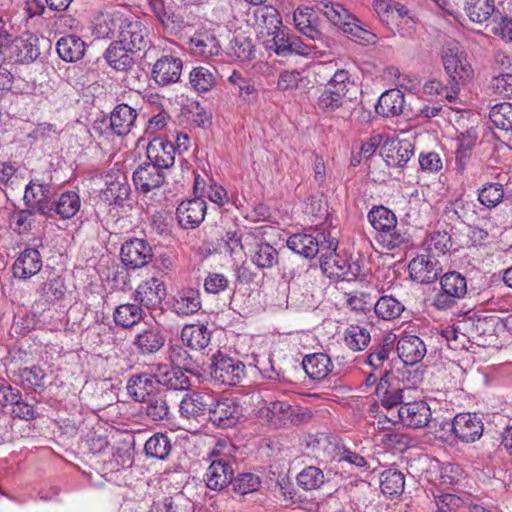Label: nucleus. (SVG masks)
<instances>
[{"label": "nucleus", "mask_w": 512, "mask_h": 512, "mask_svg": "<svg viewBox=\"0 0 512 512\" xmlns=\"http://www.w3.org/2000/svg\"><path fill=\"white\" fill-rule=\"evenodd\" d=\"M339 230L333 227L328 233L322 231V274H325L335 284H329L325 290H345V285L357 276L358 267H353L337 253Z\"/></svg>", "instance_id": "f257e3e1"}, {"label": "nucleus", "mask_w": 512, "mask_h": 512, "mask_svg": "<svg viewBox=\"0 0 512 512\" xmlns=\"http://www.w3.org/2000/svg\"><path fill=\"white\" fill-rule=\"evenodd\" d=\"M332 61L322 62V72L330 76L324 91L322 92V112H337L336 117L345 119L348 111L344 108V97L348 91L349 74L344 69L335 72Z\"/></svg>", "instance_id": "f03ea898"}, {"label": "nucleus", "mask_w": 512, "mask_h": 512, "mask_svg": "<svg viewBox=\"0 0 512 512\" xmlns=\"http://www.w3.org/2000/svg\"><path fill=\"white\" fill-rule=\"evenodd\" d=\"M322 15L331 26L350 35L351 38L356 39L359 43L363 45L376 44V34L366 29L360 20L353 16L342 4L322 2Z\"/></svg>", "instance_id": "7ed1b4c3"}, {"label": "nucleus", "mask_w": 512, "mask_h": 512, "mask_svg": "<svg viewBox=\"0 0 512 512\" xmlns=\"http://www.w3.org/2000/svg\"><path fill=\"white\" fill-rule=\"evenodd\" d=\"M209 370L214 381L230 386L238 385L246 377L245 364L221 351L210 357Z\"/></svg>", "instance_id": "20e7f679"}, {"label": "nucleus", "mask_w": 512, "mask_h": 512, "mask_svg": "<svg viewBox=\"0 0 512 512\" xmlns=\"http://www.w3.org/2000/svg\"><path fill=\"white\" fill-rule=\"evenodd\" d=\"M221 445L210 453L211 463L204 475L206 486L210 490L220 491L232 482L234 470L227 455H221Z\"/></svg>", "instance_id": "39448f33"}, {"label": "nucleus", "mask_w": 512, "mask_h": 512, "mask_svg": "<svg viewBox=\"0 0 512 512\" xmlns=\"http://www.w3.org/2000/svg\"><path fill=\"white\" fill-rule=\"evenodd\" d=\"M441 292L437 293L433 305L438 310H447L453 307L459 299L467 293L466 278L458 272L445 273L440 280Z\"/></svg>", "instance_id": "423d86ee"}, {"label": "nucleus", "mask_w": 512, "mask_h": 512, "mask_svg": "<svg viewBox=\"0 0 512 512\" xmlns=\"http://www.w3.org/2000/svg\"><path fill=\"white\" fill-rule=\"evenodd\" d=\"M442 60L446 73L452 81H466L472 75L467 54L456 41H448L442 49Z\"/></svg>", "instance_id": "0eeeda50"}, {"label": "nucleus", "mask_w": 512, "mask_h": 512, "mask_svg": "<svg viewBox=\"0 0 512 512\" xmlns=\"http://www.w3.org/2000/svg\"><path fill=\"white\" fill-rule=\"evenodd\" d=\"M130 14L124 7H115L100 13L93 22V34L98 39L117 40Z\"/></svg>", "instance_id": "6e6552de"}, {"label": "nucleus", "mask_w": 512, "mask_h": 512, "mask_svg": "<svg viewBox=\"0 0 512 512\" xmlns=\"http://www.w3.org/2000/svg\"><path fill=\"white\" fill-rule=\"evenodd\" d=\"M116 41L134 53L144 51L151 45L147 27L133 14L129 15L122 26Z\"/></svg>", "instance_id": "1a4fd4ad"}, {"label": "nucleus", "mask_w": 512, "mask_h": 512, "mask_svg": "<svg viewBox=\"0 0 512 512\" xmlns=\"http://www.w3.org/2000/svg\"><path fill=\"white\" fill-rule=\"evenodd\" d=\"M271 35L273 37L267 40L265 45L267 49L273 50L278 56L287 57L293 54L308 56L312 53L311 45L290 34L287 29L281 27Z\"/></svg>", "instance_id": "9d476101"}, {"label": "nucleus", "mask_w": 512, "mask_h": 512, "mask_svg": "<svg viewBox=\"0 0 512 512\" xmlns=\"http://www.w3.org/2000/svg\"><path fill=\"white\" fill-rule=\"evenodd\" d=\"M243 417L241 405L233 398H222L209 405L208 419L218 428L235 426Z\"/></svg>", "instance_id": "9b49d317"}, {"label": "nucleus", "mask_w": 512, "mask_h": 512, "mask_svg": "<svg viewBox=\"0 0 512 512\" xmlns=\"http://www.w3.org/2000/svg\"><path fill=\"white\" fill-rule=\"evenodd\" d=\"M120 256L125 266L136 269L148 265L152 260L153 252L146 240L132 238L122 244Z\"/></svg>", "instance_id": "f8f14e48"}, {"label": "nucleus", "mask_w": 512, "mask_h": 512, "mask_svg": "<svg viewBox=\"0 0 512 512\" xmlns=\"http://www.w3.org/2000/svg\"><path fill=\"white\" fill-rule=\"evenodd\" d=\"M183 61L175 54L162 55L153 65L151 76L161 86L177 83L180 80Z\"/></svg>", "instance_id": "ddd939ff"}, {"label": "nucleus", "mask_w": 512, "mask_h": 512, "mask_svg": "<svg viewBox=\"0 0 512 512\" xmlns=\"http://www.w3.org/2000/svg\"><path fill=\"white\" fill-rule=\"evenodd\" d=\"M155 383L169 390L182 391L189 389L191 382L185 372L169 364H156L151 368Z\"/></svg>", "instance_id": "4468645a"}, {"label": "nucleus", "mask_w": 512, "mask_h": 512, "mask_svg": "<svg viewBox=\"0 0 512 512\" xmlns=\"http://www.w3.org/2000/svg\"><path fill=\"white\" fill-rule=\"evenodd\" d=\"M165 297V284L156 277L142 281L133 293L134 301L148 309H154L160 306Z\"/></svg>", "instance_id": "2eb2a0df"}, {"label": "nucleus", "mask_w": 512, "mask_h": 512, "mask_svg": "<svg viewBox=\"0 0 512 512\" xmlns=\"http://www.w3.org/2000/svg\"><path fill=\"white\" fill-rule=\"evenodd\" d=\"M207 204L204 199L195 197L182 201L176 209L179 225L184 229H195L205 218Z\"/></svg>", "instance_id": "dca6fc26"}, {"label": "nucleus", "mask_w": 512, "mask_h": 512, "mask_svg": "<svg viewBox=\"0 0 512 512\" xmlns=\"http://www.w3.org/2000/svg\"><path fill=\"white\" fill-rule=\"evenodd\" d=\"M401 424L411 428L425 427L431 417L429 406L424 401H413L402 404L394 416Z\"/></svg>", "instance_id": "f3484780"}, {"label": "nucleus", "mask_w": 512, "mask_h": 512, "mask_svg": "<svg viewBox=\"0 0 512 512\" xmlns=\"http://www.w3.org/2000/svg\"><path fill=\"white\" fill-rule=\"evenodd\" d=\"M452 431L462 442L471 443L482 436L483 423L475 413H460L453 419Z\"/></svg>", "instance_id": "a211bd4d"}, {"label": "nucleus", "mask_w": 512, "mask_h": 512, "mask_svg": "<svg viewBox=\"0 0 512 512\" xmlns=\"http://www.w3.org/2000/svg\"><path fill=\"white\" fill-rule=\"evenodd\" d=\"M165 181V171L155 164L144 162L133 173V182L138 191L148 193L159 188Z\"/></svg>", "instance_id": "6ab92c4d"}, {"label": "nucleus", "mask_w": 512, "mask_h": 512, "mask_svg": "<svg viewBox=\"0 0 512 512\" xmlns=\"http://www.w3.org/2000/svg\"><path fill=\"white\" fill-rule=\"evenodd\" d=\"M200 292L194 288H183L170 299V309L180 317L197 313L201 309Z\"/></svg>", "instance_id": "aec40b11"}, {"label": "nucleus", "mask_w": 512, "mask_h": 512, "mask_svg": "<svg viewBox=\"0 0 512 512\" xmlns=\"http://www.w3.org/2000/svg\"><path fill=\"white\" fill-rule=\"evenodd\" d=\"M166 337L157 326L141 330L134 338L133 345L142 356H149L160 351L165 345Z\"/></svg>", "instance_id": "412c9836"}, {"label": "nucleus", "mask_w": 512, "mask_h": 512, "mask_svg": "<svg viewBox=\"0 0 512 512\" xmlns=\"http://www.w3.org/2000/svg\"><path fill=\"white\" fill-rule=\"evenodd\" d=\"M42 268V258L35 248L23 250L13 263L12 271L15 278L27 280L36 275Z\"/></svg>", "instance_id": "4be33fe9"}, {"label": "nucleus", "mask_w": 512, "mask_h": 512, "mask_svg": "<svg viewBox=\"0 0 512 512\" xmlns=\"http://www.w3.org/2000/svg\"><path fill=\"white\" fill-rule=\"evenodd\" d=\"M147 159L149 163L165 171L175 161V147L170 141L155 138L147 146Z\"/></svg>", "instance_id": "5701e85b"}, {"label": "nucleus", "mask_w": 512, "mask_h": 512, "mask_svg": "<svg viewBox=\"0 0 512 512\" xmlns=\"http://www.w3.org/2000/svg\"><path fill=\"white\" fill-rule=\"evenodd\" d=\"M463 10L470 19L476 24L491 23L494 17L498 16V11L495 7V0H463Z\"/></svg>", "instance_id": "b1692460"}, {"label": "nucleus", "mask_w": 512, "mask_h": 512, "mask_svg": "<svg viewBox=\"0 0 512 512\" xmlns=\"http://www.w3.org/2000/svg\"><path fill=\"white\" fill-rule=\"evenodd\" d=\"M408 268L411 278L422 284L435 281L440 271L438 261L425 255L417 256L411 260Z\"/></svg>", "instance_id": "393cba45"}, {"label": "nucleus", "mask_w": 512, "mask_h": 512, "mask_svg": "<svg viewBox=\"0 0 512 512\" xmlns=\"http://www.w3.org/2000/svg\"><path fill=\"white\" fill-rule=\"evenodd\" d=\"M397 353L406 365H414L426 354L424 342L415 335H404L397 342Z\"/></svg>", "instance_id": "a878e982"}, {"label": "nucleus", "mask_w": 512, "mask_h": 512, "mask_svg": "<svg viewBox=\"0 0 512 512\" xmlns=\"http://www.w3.org/2000/svg\"><path fill=\"white\" fill-rule=\"evenodd\" d=\"M404 389L396 387L390 382V373L386 372L379 380L376 387V394L379 398L380 404L391 416H395L392 412L393 408L397 407L403 402Z\"/></svg>", "instance_id": "bb28decb"}, {"label": "nucleus", "mask_w": 512, "mask_h": 512, "mask_svg": "<svg viewBox=\"0 0 512 512\" xmlns=\"http://www.w3.org/2000/svg\"><path fill=\"white\" fill-rule=\"evenodd\" d=\"M50 187L36 181H30L26 186L24 193V202L28 207L36 209L40 214L46 215L51 213L50 203Z\"/></svg>", "instance_id": "cd10ccee"}, {"label": "nucleus", "mask_w": 512, "mask_h": 512, "mask_svg": "<svg viewBox=\"0 0 512 512\" xmlns=\"http://www.w3.org/2000/svg\"><path fill=\"white\" fill-rule=\"evenodd\" d=\"M10 46L11 58L18 63H31L40 55L39 39L32 35L12 40Z\"/></svg>", "instance_id": "c85d7f7f"}, {"label": "nucleus", "mask_w": 512, "mask_h": 512, "mask_svg": "<svg viewBox=\"0 0 512 512\" xmlns=\"http://www.w3.org/2000/svg\"><path fill=\"white\" fill-rule=\"evenodd\" d=\"M209 398L199 392L186 394L180 402V416L188 420H199V418L208 415Z\"/></svg>", "instance_id": "c756f323"}, {"label": "nucleus", "mask_w": 512, "mask_h": 512, "mask_svg": "<svg viewBox=\"0 0 512 512\" xmlns=\"http://www.w3.org/2000/svg\"><path fill=\"white\" fill-rule=\"evenodd\" d=\"M50 208L51 213L45 216L50 218L59 216L63 220L71 219L81 208L80 196L74 191H66L50 203Z\"/></svg>", "instance_id": "7c9ffc66"}, {"label": "nucleus", "mask_w": 512, "mask_h": 512, "mask_svg": "<svg viewBox=\"0 0 512 512\" xmlns=\"http://www.w3.org/2000/svg\"><path fill=\"white\" fill-rule=\"evenodd\" d=\"M137 118V111L127 104H119L111 112L109 127L118 136L127 135Z\"/></svg>", "instance_id": "2f4dec72"}, {"label": "nucleus", "mask_w": 512, "mask_h": 512, "mask_svg": "<svg viewBox=\"0 0 512 512\" xmlns=\"http://www.w3.org/2000/svg\"><path fill=\"white\" fill-rule=\"evenodd\" d=\"M293 20L296 28L305 36L312 40L320 38V21L313 8H298L294 12Z\"/></svg>", "instance_id": "473e14b6"}, {"label": "nucleus", "mask_w": 512, "mask_h": 512, "mask_svg": "<svg viewBox=\"0 0 512 512\" xmlns=\"http://www.w3.org/2000/svg\"><path fill=\"white\" fill-rule=\"evenodd\" d=\"M404 104V93L399 89H390L379 97L375 111L383 117H395L403 112Z\"/></svg>", "instance_id": "72a5a7b5"}, {"label": "nucleus", "mask_w": 512, "mask_h": 512, "mask_svg": "<svg viewBox=\"0 0 512 512\" xmlns=\"http://www.w3.org/2000/svg\"><path fill=\"white\" fill-rule=\"evenodd\" d=\"M59 57L66 62H77L85 55V42L78 36L61 37L56 45Z\"/></svg>", "instance_id": "f704fd0d"}, {"label": "nucleus", "mask_w": 512, "mask_h": 512, "mask_svg": "<svg viewBox=\"0 0 512 512\" xmlns=\"http://www.w3.org/2000/svg\"><path fill=\"white\" fill-rule=\"evenodd\" d=\"M130 185L124 175L107 176L106 188L102 190L103 199L109 204L122 205L130 195Z\"/></svg>", "instance_id": "c9c22d12"}, {"label": "nucleus", "mask_w": 512, "mask_h": 512, "mask_svg": "<svg viewBox=\"0 0 512 512\" xmlns=\"http://www.w3.org/2000/svg\"><path fill=\"white\" fill-rule=\"evenodd\" d=\"M132 51H128L122 44L113 41L107 50L105 51L104 57L110 67L117 71H127L134 64Z\"/></svg>", "instance_id": "e433bc0d"}, {"label": "nucleus", "mask_w": 512, "mask_h": 512, "mask_svg": "<svg viewBox=\"0 0 512 512\" xmlns=\"http://www.w3.org/2000/svg\"><path fill=\"white\" fill-rule=\"evenodd\" d=\"M191 51L199 56L212 57L218 55L220 44L215 35L209 31L195 33L190 38Z\"/></svg>", "instance_id": "4c0bfd02"}, {"label": "nucleus", "mask_w": 512, "mask_h": 512, "mask_svg": "<svg viewBox=\"0 0 512 512\" xmlns=\"http://www.w3.org/2000/svg\"><path fill=\"white\" fill-rule=\"evenodd\" d=\"M154 378L152 373H142L133 375L127 382V392L135 400L143 402L150 395H153L154 389Z\"/></svg>", "instance_id": "58836bf2"}, {"label": "nucleus", "mask_w": 512, "mask_h": 512, "mask_svg": "<svg viewBox=\"0 0 512 512\" xmlns=\"http://www.w3.org/2000/svg\"><path fill=\"white\" fill-rule=\"evenodd\" d=\"M211 333L204 324L186 325L182 329L181 339L191 349H204L210 343Z\"/></svg>", "instance_id": "ea45409f"}, {"label": "nucleus", "mask_w": 512, "mask_h": 512, "mask_svg": "<svg viewBox=\"0 0 512 512\" xmlns=\"http://www.w3.org/2000/svg\"><path fill=\"white\" fill-rule=\"evenodd\" d=\"M287 246L295 253L304 256L305 258H313L319 252L318 239L311 234L297 233L291 235L287 240Z\"/></svg>", "instance_id": "a19ab883"}, {"label": "nucleus", "mask_w": 512, "mask_h": 512, "mask_svg": "<svg viewBox=\"0 0 512 512\" xmlns=\"http://www.w3.org/2000/svg\"><path fill=\"white\" fill-rule=\"evenodd\" d=\"M414 153L413 145L409 141L392 143L384 152L385 162L390 167H403Z\"/></svg>", "instance_id": "79ce46f5"}, {"label": "nucleus", "mask_w": 512, "mask_h": 512, "mask_svg": "<svg viewBox=\"0 0 512 512\" xmlns=\"http://www.w3.org/2000/svg\"><path fill=\"white\" fill-rule=\"evenodd\" d=\"M189 83L198 93L212 90L216 84V69L204 66L194 67L189 73Z\"/></svg>", "instance_id": "37998d69"}, {"label": "nucleus", "mask_w": 512, "mask_h": 512, "mask_svg": "<svg viewBox=\"0 0 512 512\" xmlns=\"http://www.w3.org/2000/svg\"><path fill=\"white\" fill-rule=\"evenodd\" d=\"M250 259L258 269H270L278 263V252L268 243H256L250 250Z\"/></svg>", "instance_id": "c03bdc74"}, {"label": "nucleus", "mask_w": 512, "mask_h": 512, "mask_svg": "<svg viewBox=\"0 0 512 512\" xmlns=\"http://www.w3.org/2000/svg\"><path fill=\"white\" fill-rule=\"evenodd\" d=\"M377 240L387 250L407 248L412 244L411 235L406 229L398 227V224L393 229L379 233Z\"/></svg>", "instance_id": "a18cd8bd"}, {"label": "nucleus", "mask_w": 512, "mask_h": 512, "mask_svg": "<svg viewBox=\"0 0 512 512\" xmlns=\"http://www.w3.org/2000/svg\"><path fill=\"white\" fill-rule=\"evenodd\" d=\"M346 303L350 307L351 311L359 316L358 323L371 324L368 321V314H371L373 303L368 294L363 292H352L345 293Z\"/></svg>", "instance_id": "49530a36"}, {"label": "nucleus", "mask_w": 512, "mask_h": 512, "mask_svg": "<svg viewBox=\"0 0 512 512\" xmlns=\"http://www.w3.org/2000/svg\"><path fill=\"white\" fill-rule=\"evenodd\" d=\"M366 325L364 323L350 324L345 330L344 341L349 349L361 351L368 346L371 336Z\"/></svg>", "instance_id": "de8ad7c7"}, {"label": "nucleus", "mask_w": 512, "mask_h": 512, "mask_svg": "<svg viewBox=\"0 0 512 512\" xmlns=\"http://www.w3.org/2000/svg\"><path fill=\"white\" fill-rule=\"evenodd\" d=\"M325 441L326 446L322 448V463L330 464L329 470H333L337 474L340 458H342V452L345 451L346 447L336 435H327Z\"/></svg>", "instance_id": "09e8293b"}, {"label": "nucleus", "mask_w": 512, "mask_h": 512, "mask_svg": "<svg viewBox=\"0 0 512 512\" xmlns=\"http://www.w3.org/2000/svg\"><path fill=\"white\" fill-rule=\"evenodd\" d=\"M143 309L137 304H121L116 307L113 318L117 325L123 328H130L141 321Z\"/></svg>", "instance_id": "8fccbe9b"}, {"label": "nucleus", "mask_w": 512, "mask_h": 512, "mask_svg": "<svg viewBox=\"0 0 512 512\" xmlns=\"http://www.w3.org/2000/svg\"><path fill=\"white\" fill-rule=\"evenodd\" d=\"M374 313L376 316L383 320H393L398 318L404 311V305L390 295L380 297L375 304H373Z\"/></svg>", "instance_id": "3c124183"}, {"label": "nucleus", "mask_w": 512, "mask_h": 512, "mask_svg": "<svg viewBox=\"0 0 512 512\" xmlns=\"http://www.w3.org/2000/svg\"><path fill=\"white\" fill-rule=\"evenodd\" d=\"M144 411L145 414L153 421H162L168 418L169 406L166 400V396L157 391L153 395H150L145 401Z\"/></svg>", "instance_id": "603ef678"}, {"label": "nucleus", "mask_w": 512, "mask_h": 512, "mask_svg": "<svg viewBox=\"0 0 512 512\" xmlns=\"http://www.w3.org/2000/svg\"><path fill=\"white\" fill-rule=\"evenodd\" d=\"M368 220L378 234L393 229L397 225L395 214L384 206L372 208L368 213Z\"/></svg>", "instance_id": "864d4df0"}, {"label": "nucleus", "mask_w": 512, "mask_h": 512, "mask_svg": "<svg viewBox=\"0 0 512 512\" xmlns=\"http://www.w3.org/2000/svg\"><path fill=\"white\" fill-rule=\"evenodd\" d=\"M172 444L167 435L156 433L145 443L144 450L147 457L164 460L168 457Z\"/></svg>", "instance_id": "5fc2aeb1"}, {"label": "nucleus", "mask_w": 512, "mask_h": 512, "mask_svg": "<svg viewBox=\"0 0 512 512\" xmlns=\"http://www.w3.org/2000/svg\"><path fill=\"white\" fill-rule=\"evenodd\" d=\"M504 198V185L500 182H487L478 189V201L488 209L497 207Z\"/></svg>", "instance_id": "6e6d98bb"}, {"label": "nucleus", "mask_w": 512, "mask_h": 512, "mask_svg": "<svg viewBox=\"0 0 512 512\" xmlns=\"http://www.w3.org/2000/svg\"><path fill=\"white\" fill-rule=\"evenodd\" d=\"M168 358L172 364L181 368L183 371L196 374L199 365L193 356L181 345H172L168 350Z\"/></svg>", "instance_id": "4d7b16f0"}, {"label": "nucleus", "mask_w": 512, "mask_h": 512, "mask_svg": "<svg viewBox=\"0 0 512 512\" xmlns=\"http://www.w3.org/2000/svg\"><path fill=\"white\" fill-rule=\"evenodd\" d=\"M395 340V334L388 333L383 336L381 343L377 345L368 356L369 365L375 369L382 367L394 350Z\"/></svg>", "instance_id": "13d9d810"}, {"label": "nucleus", "mask_w": 512, "mask_h": 512, "mask_svg": "<svg viewBox=\"0 0 512 512\" xmlns=\"http://www.w3.org/2000/svg\"><path fill=\"white\" fill-rule=\"evenodd\" d=\"M493 125L506 132H512V103L495 104L489 113Z\"/></svg>", "instance_id": "bf43d9fd"}, {"label": "nucleus", "mask_w": 512, "mask_h": 512, "mask_svg": "<svg viewBox=\"0 0 512 512\" xmlns=\"http://www.w3.org/2000/svg\"><path fill=\"white\" fill-rule=\"evenodd\" d=\"M404 485V475L399 471L387 470L381 474L380 488L385 495H400L404 491Z\"/></svg>", "instance_id": "052dcab7"}, {"label": "nucleus", "mask_w": 512, "mask_h": 512, "mask_svg": "<svg viewBox=\"0 0 512 512\" xmlns=\"http://www.w3.org/2000/svg\"><path fill=\"white\" fill-rule=\"evenodd\" d=\"M12 230L18 234H25L31 231L36 225L35 213L31 209L13 211L9 217Z\"/></svg>", "instance_id": "680f3d73"}, {"label": "nucleus", "mask_w": 512, "mask_h": 512, "mask_svg": "<svg viewBox=\"0 0 512 512\" xmlns=\"http://www.w3.org/2000/svg\"><path fill=\"white\" fill-rule=\"evenodd\" d=\"M256 21L259 26L266 29L268 35L277 31L282 26L279 12L272 6H263L255 11Z\"/></svg>", "instance_id": "e2e57ef3"}, {"label": "nucleus", "mask_w": 512, "mask_h": 512, "mask_svg": "<svg viewBox=\"0 0 512 512\" xmlns=\"http://www.w3.org/2000/svg\"><path fill=\"white\" fill-rule=\"evenodd\" d=\"M291 405L283 401H273L266 403L258 411L259 417L267 422L277 423L289 416L291 413Z\"/></svg>", "instance_id": "0e129e2a"}, {"label": "nucleus", "mask_w": 512, "mask_h": 512, "mask_svg": "<svg viewBox=\"0 0 512 512\" xmlns=\"http://www.w3.org/2000/svg\"><path fill=\"white\" fill-rule=\"evenodd\" d=\"M464 324L467 326L471 337L492 335L495 331L496 320L493 317H468Z\"/></svg>", "instance_id": "69168bd1"}, {"label": "nucleus", "mask_w": 512, "mask_h": 512, "mask_svg": "<svg viewBox=\"0 0 512 512\" xmlns=\"http://www.w3.org/2000/svg\"><path fill=\"white\" fill-rule=\"evenodd\" d=\"M40 300L51 303L62 298L65 293V286L59 277L43 282L37 289Z\"/></svg>", "instance_id": "338daca9"}, {"label": "nucleus", "mask_w": 512, "mask_h": 512, "mask_svg": "<svg viewBox=\"0 0 512 512\" xmlns=\"http://www.w3.org/2000/svg\"><path fill=\"white\" fill-rule=\"evenodd\" d=\"M233 490L240 494L246 495L257 491L261 486V479L254 473H241L237 477H232Z\"/></svg>", "instance_id": "774afa93"}]
</instances>
